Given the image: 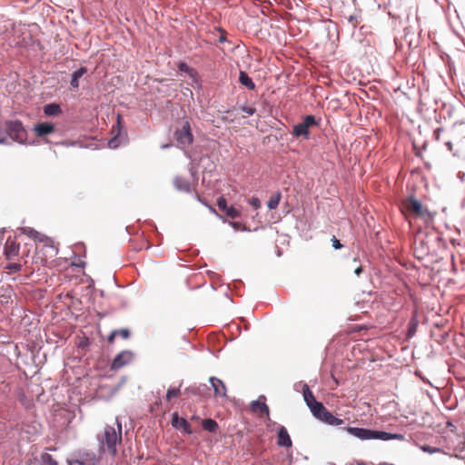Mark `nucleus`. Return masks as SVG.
I'll return each mask as SVG.
<instances>
[{"label": "nucleus", "mask_w": 465, "mask_h": 465, "mask_svg": "<svg viewBox=\"0 0 465 465\" xmlns=\"http://www.w3.org/2000/svg\"><path fill=\"white\" fill-rule=\"evenodd\" d=\"M132 359L129 351H122L114 359L111 364V370L116 371L125 366Z\"/></svg>", "instance_id": "11"}, {"label": "nucleus", "mask_w": 465, "mask_h": 465, "mask_svg": "<svg viewBox=\"0 0 465 465\" xmlns=\"http://www.w3.org/2000/svg\"><path fill=\"white\" fill-rule=\"evenodd\" d=\"M87 69L86 67H80L78 70L73 73L72 74V80H71V85L74 88H78L79 86V79L86 74Z\"/></svg>", "instance_id": "20"}, {"label": "nucleus", "mask_w": 465, "mask_h": 465, "mask_svg": "<svg viewBox=\"0 0 465 465\" xmlns=\"http://www.w3.org/2000/svg\"><path fill=\"white\" fill-rule=\"evenodd\" d=\"M242 112L245 113L247 115H252L254 113H255V108L253 107H247V106H242L241 108Z\"/></svg>", "instance_id": "32"}, {"label": "nucleus", "mask_w": 465, "mask_h": 465, "mask_svg": "<svg viewBox=\"0 0 465 465\" xmlns=\"http://www.w3.org/2000/svg\"><path fill=\"white\" fill-rule=\"evenodd\" d=\"M277 444L279 446L291 448L292 441L285 427L280 426L277 433Z\"/></svg>", "instance_id": "13"}, {"label": "nucleus", "mask_w": 465, "mask_h": 465, "mask_svg": "<svg viewBox=\"0 0 465 465\" xmlns=\"http://www.w3.org/2000/svg\"><path fill=\"white\" fill-rule=\"evenodd\" d=\"M217 206L222 212H224L227 209V207H228L227 202L223 196H221L218 198Z\"/></svg>", "instance_id": "28"}, {"label": "nucleus", "mask_w": 465, "mask_h": 465, "mask_svg": "<svg viewBox=\"0 0 465 465\" xmlns=\"http://www.w3.org/2000/svg\"><path fill=\"white\" fill-rule=\"evenodd\" d=\"M117 335V331H114L108 337V342L112 343L114 341L115 336Z\"/></svg>", "instance_id": "35"}, {"label": "nucleus", "mask_w": 465, "mask_h": 465, "mask_svg": "<svg viewBox=\"0 0 465 465\" xmlns=\"http://www.w3.org/2000/svg\"><path fill=\"white\" fill-rule=\"evenodd\" d=\"M280 200H281V193H277L276 194L272 195L268 203H267V206L270 210H274L278 207L279 203H280Z\"/></svg>", "instance_id": "23"}, {"label": "nucleus", "mask_w": 465, "mask_h": 465, "mask_svg": "<svg viewBox=\"0 0 465 465\" xmlns=\"http://www.w3.org/2000/svg\"><path fill=\"white\" fill-rule=\"evenodd\" d=\"M109 146L110 147H115V140L114 139H112L109 141Z\"/></svg>", "instance_id": "40"}, {"label": "nucleus", "mask_w": 465, "mask_h": 465, "mask_svg": "<svg viewBox=\"0 0 465 465\" xmlns=\"http://www.w3.org/2000/svg\"><path fill=\"white\" fill-rule=\"evenodd\" d=\"M20 243L16 242L15 237L9 236L5 243L4 254L7 260H12L18 256Z\"/></svg>", "instance_id": "10"}, {"label": "nucleus", "mask_w": 465, "mask_h": 465, "mask_svg": "<svg viewBox=\"0 0 465 465\" xmlns=\"http://www.w3.org/2000/svg\"><path fill=\"white\" fill-rule=\"evenodd\" d=\"M5 128L8 135L14 141L22 143L26 140L27 133L20 121H8L5 123Z\"/></svg>", "instance_id": "9"}, {"label": "nucleus", "mask_w": 465, "mask_h": 465, "mask_svg": "<svg viewBox=\"0 0 465 465\" xmlns=\"http://www.w3.org/2000/svg\"><path fill=\"white\" fill-rule=\"evenodd\" d=\"M172 425L176 429H183L187 434L193 432L190 423L185 419L179 417L176 412L173 413Z\"/></svg>", "instance_id": "12"}, {"label": "nucleus", "mask_w": 465, "mask_h": 465, "mask_svg": "<svg viewBox=\"0 0 465 465\" xmlns=\"http://www.w3.org/2000/svg\"><path fill=\"white\" fill-rule=\"evenodd\" d=\"M319 121L316 120L314 115H306L303 121L293 126L292 135L296 138L303 137L308 139L310 136V128L318 126Z\"/></svg>", "instance_id": "7"}, {"label": "nucleus", "mask_w": 465, "mask_h": 465, "mask_svg": "<svg viewBox=\"0 0 465 465\" xmlns=\"http://www.w3.org/2000/svg\"><path fill=\"white\" fill-rule=\"evenodd\" d=\"M331 242H332L333 248L336 249V250L341 249L342 247L341 243L340 242V241L335 236H333L331 238Z\"/></svg>", "instance_id": "33"}, {"label": "nucleus", "mask_w": 465, "mask_h": 465, "mask_svg": "<svg viewBox=\"0 0 465 465\" xmlns=\"http://www.w3.org/2000/svg\"><path fill=\"white\" fill-rule=\"evenodd\" d=\"M415 328H416V327H415V325H414V326H412L411 328H410V331H410V332L414 331H415Z\"/></svg>", "instance_id": "41"}, {"label": "nucleus", "mask_w": 465, "mask_h": 465, "mask_svg": "<svg viewBox=\"0 0 465 465\" xmlns=\"http://www.w3.org/2000/svg\"><path fill=\"white\" fill-rule=\"evenodd\" d=\"M178 68L180 71H183V72H188L189 71V66L185 64V63H180L178 64Z\"/></svg>", "instance_id": "34"}, {"label": "nucleus", "mask_w": 465, "mask_h": 465, "mask_svg": "<svg viewBox=\"0 0 465 465\" xmlns=\"http://www.w3.org/2000/svg\"><path fill=\"white\" fill-rule=\"evenodd\" d=\"M229 224L234 229V230H245V226L242 225L239 222H230Z\"/></svg>", "instance_id": "31"}, {"label": "nucleus", "mask_w": 465, "mask_h": 465, "mask_svg": "<svg viewBox=\"0 0 465 465\" xmlns=\"http://www.w3.org/2000/svg\"><path fill=\"white\" fill-rule=\"evenodd\" d=\"M346 431L354 437L361 440H390L394 439H401V435L392 434L385 431L372 430L364 428H355V427H347L345 428Z\"/></svg>", "instance_id": "4"}, {"label": "nucleus", "mask_w": 465, "mask_h": 465, "mask_svg": "<svg viewBox=\"0 0 465 465\" xmlns=\"http://www.w3.org/2000/svg\"><path fill=\"white\" fill-rule=\"evenodd\" d=\"M354 272L357 274V275H360L361 272H362V268L361 267H358L355 269Z\"/></svg>", "instance_id": "38"}, {"label": "nucleus", "mask_w": 465, "mask_h": 465, "mask_svg": "<svg viewBox=\"0 0 465 465\" xmlns=\"http://www.w3.org/2000/svg\"><path fill=\"white\" fill-rule=\"evenodd\" d=\"M210 382L213 388L215 397L226 398L227 390L223 381L215 377H211Z\"/></svg>", "instance_id": "14"}, {"label": "nucleus", "mask_w": 465, "mask_h": 465, "mask_svg": "<svg viewBox=\"0 0 465 465\" xmlns=\"http://www.w3.org/2000/svg\"><path fill=\"white\" fill-rule=\"evenodd\" d=\"M44 113L49 116H55L61 113V108L57 104H48L45 105Z\"/></svg>", "instance_id": "21"}, {"label": "nucleus", "mask_w": 465, "mask_h": 465, "mask_svg": "<svg viewBox=\"0 0 465 465\" xmlns=\"http://www.w3.org/2000/svg\"><path fill=\"white\" fill-rule=\"evenodd\" d=\"M6 138L5 136V134L0 129V143H4L5 142Z\"/></svg>", "instance_id": "37"}, {"label": "nucleus", "mask_w": 465, "mask_h": 465, "mask_svg": "<svg viewBox=\"0 0 465 465\" xmlns=\"http://www.w3.org/2000/svg\"><path fill=\"white\" fill-rule=\"evenodd\" d=\"M181 395L180 388L169 389L166 392V400L170 401L173 398H177Z\"/></svg>", "instance_id": "26"}, {"label": "nucleus", "mask_w": 465, "mask_h": 465, "mask_svg": "<svg viewBox=\"0 0 465 465\" xmlns=\"http://www.w3.org/2000/svg\"><path fill=\"white\" fill-rule=\"evenodd\" d=\"M120 120H121V117H120V115H118V116H117V122H118V124H120Z\"/></svg>", "instance_id": "43"}, {"label": "nucleus", "mask_w": 465, "mask_h": 465, "mask_svg": "<svg viewBox=\"0 0 465 465\" xmlns=\"http://www.w3.org/2000/svg\"><path fill=\"white\" fill-rule=\"evenodd\" d=\"M49 450H55V448L51 447Z\"/></svg>", "instance_id": "44"}, {"label": "nucleus", "mask_w": 465, "mask_h": 465, "mask_svg": "<svg viewBox=\"0 0 465 465\" xmlns=\"http://www.w3.org/2000/svg\"><path fill=\"white\" fill-rule=\"evenodd\" d=\"M443 130L441 128H438L435 132H434V135H435V138L437 141H440V133L442 132Z\"/></svg>", "instance_id": "36"}, {"label": "nucleus", "mask_w": 465, "mask_h": 465, "mask_svg": "<svg viewBox=\"0 0 465 465\" xmlns=\"http://www.w3.org/2000/svg\"><path fill=\"white\" fill-rule=\"evenodd\" d=\"M356 21V18L354 16H350V21L352 22V21Z\"/></svg>", "instance_id": "42"}, {"label": "nucleus", "mask_w": 465, "mask_h": 465, "mask_svg": "<svg viewBox=\"0 0 465 465\" xmlns=\"http://www.w3.org/2000/svg\"><path fill=\"white\" fill-rule=\"evenodd\" d=\"M446 145L450 151H452L453 144L451 142H446Z\"/></svg>", "instance_id": "39"}, {"label": "nucleus", "mask_w": 465, "mask_h": 465, "mask_svg": "<svg viewBox=\"0 0 465 465\" xmlns=\"http://www.w3.org/2000/svg\"><path fill=\"white\" fill-rule=\"evenodd\" d=\"M312 414L319 420L331 426H340L344 423V420L335 417L330 412L322 402L311 406Z\"/></svg>", "instance_id": "5"}, {"label": "nucleus", "mask_w": 465, "mask_h": 465, "mask_svg": "<svg viewBox=\"0 0 465 465\" xmlns=\"http://www.w3.org/2000/svg\"><path fill=\"white\" fill-rule=\"evenodd\" d=\"M202 426L203 430L210 431V432H216L218 429V423L212 419H205L202 422Z\"/></svg>", "instance_id": "22"}, {"label": "nucleus", "mask_w": 465, "mask_h": 465, "mask_svg": "<svg viewBox=\"0 0 465 465\" xmlns=\"http://www.w3.org/2000/svg\"><path fill=\"white\" fill-rule=\"evenodd\" d=\"M115 331H117V335L121 336L124 340L130 337V331L128 329L115 330Z\"/></svg>", "instance_id": "29"}, {"label": "nucleus", "mask_w": 465, "mask_h": 465, "mask_svg": "<svg viewBox=\"0 0 465 465\" xmlns=\"http://www.w3.org/2000/svg\"><path fill=\"white\" fill-rule=\"evenodd\" d=\"M401 211L406 216H414L428 223L433 221L434 213L430 212L422 203L413 196L407 197L401 202Z\"/></svg>", "instance_id": "3"}, {"label": "nucleus", "mask_w": 465, "mask_h": 465, "mask_svg": "<svg viewBox=\"0 0 465 465\" xmlns=\"http://www.w3.org/2000/svg\"><path fill=\"white\" fill-rule=\"evenodd\" d=\"M41 460L43 465H58L57 461L48 453L42 454Z\"/></svg>", "instance_id": "25"}, {"label": "nucleus", "mask_w": 465, "mask_h": 465, "mask_svg": "<svg viewBox=\"0 0 465 465\" xmlns=\"http://www.w3.org/2000/svg\"><path fill=\"white\" fill-rule=\"evenodd\" d=\"M97 439L99 441V452L104 453L107 450L114 458L118 453L117 446L122 442V425L118 422L117 428L106 425Z\"/></svg>", "instance_id": "2"}, {"label": "nucleus", "mask_w": 465, "mask_h": 465, "mask_svg": "<svg viewBox=\"0 0 465 465\" xmlns=\"http://www.w3.org/2000/svg\"><path fill=\"white\" fill-rule=\"evenodd\" d=\"M5 269L10 273L17 272L21 271L22 265L20 263H17V262H12V263H9L8 265H6Z\"/></svg>", "instance_id": "27"}, {"label": "nucleus", "mask_w": 465, "mask_h": 465, "mask_svg": "<svg viewBox=\"0 0 465 465\" xmlns=\"http://www.w3.org/2000/svg\"><path fill=\"white\" fill-rule=\"evenodd\" d=\"M34 131L38 137H43L49 134L54 133V126L50 123H41L34 126Z\"/></svg>", "instance_id": "15"}, {"label": "nucleus", "mask_w": 465, "mask_h": 465, "mask_svg": "<svg viewBox=\"0 0 465 465\" xmlns=\"http://www.w3.org/2000/svg\"><path fill=\"white\" fill-rule=\"evenodd\" d=\"M249 203L254 208L259 209L261 207V202L257 197H252L249 201Z\"/></svg>", "instance_id": "30"}, {"label": "nucleus", "mask_w": 465, "mask_h": 465, "mask_svg": "<svg viewBox=\"0 0 465 465\" xmlns=\"http://www.w3.org/2000/svg\"><path fill=\"white\" fill-rule=\"evenodd\" d=\"M74 458L68 460L69 465H96L100 459L88 450H80L74 454Z\"/></svg>", "instance_id": "8"}, {"label": "nucleus", "mask_w": 465, "mask_h": 465, "mask_svg": "<svg viewBox=\"0 0 465 465\" xmlns=\"http://www.w3.org/2000/svg\"><path fill=\"white\" fill-rule=\"evenodd\" d=\"M303 398H304V401H305L307 406L309 407V409H311V406H314V404H317L320 402V401H316L314 395L310 391L308 385L303 386Z\"/></svg>", "instance_id": "18"}, {"label": "nucleus", "mask_w": 465, "mask_h": 465, "mask_svg": "<svg viewBox=\"0 0 465 465\" xmlns=\"http://www.w3.org/2000/svg\"><path fill=\"white\" fill-rule=\"evenodd\" d=\"M173 185L177 190H179L181 192L190 193L192 190L191 183L188 180H186L185 178L181 177V176H176L174 178Z\"/></svg>", "instance_id": "16"}, {"label": "nucleus", "mask_w": 465, "mask_h": 465, "mask_svg": "<svg viewBox=\"0 0 465 465\" xmlns=\"http://www.w3.org/2000/svg\"><path fill=\"white\" fill-rule=\"evenodd\" d=\"M224 213L226 216L232 219H235L241 216V212L235 209L233 206H228Z\"/></svg>", "instance_id": "24"}, {"label": "nucleus", "mask_w": 465, "mask_h": 465, "mask_svg": "<svg viewBox=\"0 0 465 465\" xmlns=\"http://www.w3.org/2000/svg\"><path fill=\"white\" fill-rule=\"evenodd\" d=\"M174 138L178 146L184 149L193 143V134L191 130L190 123L185 120L179 124L174 131Z\"/></svg>", "instance_id": "6"}, {"label": "nucleus", "mask_w": 465, "mask_h": 465, "mask_svg": "<svg viewBox=\"0 0 465 465\" xmlns=\"http://www.w3.org/2000/svg\"><path fill=\"white\" fill-rule=\"evenodd\" d=\"M239 82L242 85L246 86L250 90H254L255 89V84L253 83L252 78L249 77V75L244 71H241L240 72Z\"/></svg>", "instance_id": "19"}, {"label": "nucleus", "mask_w": 465, "mask_h": 465, "mask_svg": "<svg viewBox=\"0 0 465 465\" xmlns=\"http://www.w3.org/2000/svg\"><path fill=\"white\" fill-rule=\"evenodd\" d=\"M252 411L254 412H260L262 415H266L269 418V407L265 402L260 401H253L251 403Z\"/></svg>", "instance_id": "17"}, {"label": "nucleus", "mask_w": 465, "mask_h": 465, "mask_svg": "<svg viewBox=\"0 0 465 465\" xmlns=\"http://www.w3.org/2000/svg\"><path fill=\"white\" fill-rule=\"evenodd\" d=\"M21 233L27 235L29 238H32L39 242L43 243L41 248L36 247L35 255L34 257L33 262L39 263L41 265H45L47 263V257L42 256L45 255V252L50 253V258H53L57 254V250L53 244L52 239L42 234L41 232L35 231L31 227H22L20 228Z\"/></svg>", "instance_id": "1"}, {"label": "nucleus", "mask_w": 465, "mask_h": 465, "mask_svg": "<svg viewBox=\"0 0 465 465\" xmlns=\"http://www.w3.org/2000/svg\"><path fill=\"white\" fill-rule=\"evenodd\" d=\"M49 450H55V448L51 447Z\"/></svg>", "instance_id": "45"}]
</instances>
